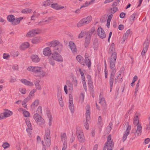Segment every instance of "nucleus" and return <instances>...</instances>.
I'll return each instance as SVG.
<instances>
[{
  "instance_id": "1",
  "label": "nucleus",
  "mask_w": 150,
  "mask_h": 150,
  "mask_svg": "<svg viewBox=\"0 0 150 150\" xmlns=\"http://www.w3.org/2000/svg\"><path fill=\"white\" fill-rule=\"evenodd\" d=\"M49 46L52 48L54 52L60 53L63 47V45L59 41L54 40L51 42Z\"/></svg>"
},
{
  "instance_id": "2",
  "label": "nucleus",
  "mask_w": 150,
  "mask_h": 150,
  "mask_svg": "<svg viewBox=\"0 0 150 150\" xmlns=\"http://www.w3.org/2000/svg\"><path fill=\"white\" fill-rule=\"evenodd\" d=\"M27 70L29 71L35 73L37 74V76L40 77L44 76L45 74V72L41 67L30 66L28 68Z\"/></svg>"
},
{
  "instance_id": "3",
  "label": "nucleus",
  "mask_w": 150,
  "mask_h": 150,
  "mask_svg": "<svg viewBox=\"0 0 150 150\" xmlns=\"http://www.w3.org/2000/svg\"><path fill=\"white\" fill-rule=\"evenodd\" d=\"M114 143L112 140H111V135L109 134L107 137V140L105 143L103 150H112L113 149Z\"/></svg>"
},
{
  "instance_id": "4",
  "label": "nucleus",
  "mask_w": 150,
  "mask_h": 150,
  "mask_svg": "<svg viewBox=\"0 0 150 150\" xmlns=\"http://www.w3.org/2000/svg\"><path fill=\"white\" fill-rule=\"evenodd\" d=\"M117 57V54L116 52H114L111 54L109 61L110 67L111 69H114Z\"/></svg>"
},
{
  "instance_id": "5",
  "label": "nucleus",
  "mask_w": 150,
  "mask_h": 150,
  "mask_svg": "<svg viewBox=\"0 0 150 150\" xmlns=\"http://www.w3.org/2000/svg\"><path fill=\"white\" fill-rule=\"evenodd\" d=\"M92 19V17L91 16H89L86 18H83L77 23V27L79 28L88 24L91 21Z\"/></svg>"
},
{
  "instance_id": "6",
  "label": "nucleus",
  "mask_w": 150,
  "mask_h": 150,
  "mask_svg": "<svg viewBox=\"0 0 150 150\" xmlns=\"http://www.w3.org/2000/svg\"><path fill=\"white\" fill-rule=\"evenodd\" d=\"M50 133V129L47 128L45 131L44 139L45 144L48 147H49L51 145Z\"/></svg>"
},
{
  "instance_id": "7",
  "label": "nucleus",
  "mask_w": 150,
  "mask_h": 150,
  "mask_svg": "<svg viewBox=\"0 0 150 150\" xmlns=\"http://www.w3.org/2000/svg\"><path fill=\"white\" fill-rule=\"evenodd\" d=\"M33 118L37 123L40 126L43 125L45 122L44 120L37 113L34 114Z\"/></svg>"
},
{
  "instance_id": "8",
  "label": "nucleus",
  "mask_w": 150,
  "mask_h": 150,
  "mask_svg": "<svg viewBox=\"0 0 150 150\" xmlns=\"http://www.w3.org/2000/svg\"><path fill=\"white\" fill-rule=\"evenodd\" d=\"M112 69V70L111 72L109 80V84L110 86V92L112 91V90L113 87L114 76L116 71V70L115 68L114 69Z\"/></svg>"
},
{
  "instance_id": "9",
  "label": "nucleus",
  "mask_w": 150,
  "mask_h": 150,
  "mask_svg": "<svg viewBox=\"0 0 150 150\" xmlns=\"http://www.w3.org/2000/svg\"><path fill=\"white\" fill-rule=\"evenodd\" d=\"M52 58L56 61L62 62L63 61V58L59 53L54 52L52 54Z\"/></svg>"
},
{
  "instance_id": "10",
  "label": "nucleus",
  "mask_w": 150,
  "mask_h": 150,
  "mask_svg": "<svg viewBox=\"0 0 150 150\" xmlns=\"http://www.w3.org/2000/svg\"><path fill=\"white\" fill-rule=\"evenodd\" d=\"M76 134L78 140L80 142H83L85 137L83 133L81 130H77Z\"/></svg>"
},
{
  "instance_id": "11",
  "label": "nucleus",
  "mask_w": 150,
  "mask_h": 150,
  "mask_svg": "<svg viewBox=\"0 0 150 150\" xmlns=\"http://www.w3.org/2000/svg\"><path fill=\"white\" fill-rule=\"evenodd\" d=\"M97 34L100 38L103 39L106 37V35L104 30L100 27H99L97 30Z\"/></svg>"
},
{
  "instance_id": "12",
  "label": "nucleus",
  "mask_w": 150,
  "mask_h": 150,
  "mask_svg": "<svg viewBox=\"0 0 150 150\" xmlns=\"http://www.w3.org/2000/svg\"><path fill=\"white\" fill-rule=\"evenodd\" d=\"M69 46L73 54H77V49L74 43L72 41H70L69 42Z\"/></svg>"
},
{
  "instance_id": "13",
  "label": "nucleus",
  "mask_w": 150,
  "mask_h": 150,
  "mask_svg": "<svg viewBox=\"0 0 150 150\" xmlns=\"http://www.w3.org/2000/svg\"><path fill=\"white\" fill-rule=\"evenodd\" d=\"M149 45V43L148 40L146 41L143 44L144 48L141 52L142 56L145 55V53L147 52Z\"/></svg>"
},
{
  "instance_id": "14",
  "label": "nucleus",
  "mask_w": 150,
  "mask_h": 150,
  "mask_svg": "<svg viewBox=\"0 0 150 150\" xmlns=\"http://www.w3.org/2000/svg\"><path fill=\"white\" fill-rule=\"evenodd\" d=\"M69 107L71 113H73L74 111V106L73 103V99L72 97H69Z\"/></svg>"
},
{
  "instance_id": "15",
  "label": "nucleus",
  "mask_w": 150,
  "mask_h": 150,
  "mask_svg": "<svg viewBox=\"0 0 150 150\" xmlns=\"http://www.w3.org/2000/svg\"><path fill=\"white\" fill-rule=\"evenodd\" d=\"M43 52V54L47 56H49L52 54V52L49 47H46L44 49Z\"/></svg>"
},
{
  "instance_id": "16",
  "label": "nucleus",
  "mask_w": 150,
  "mask_h": 150,
  "mask_svg": "<svg viewBox=\"0 0 150 150\" xmlns=\"http://www.w3.org/2000/svg\"><path fill=\"white\" fill-rule=\"evenodd\" d=\"M51 7L52 8L57 10H60L64 8V6H61L60 5H59L57 3H54V1L53 3L51 4Z\"/></svg>"
},
{
  "instance_id": "17",
  "label": "nucleus",
  "mask_w": 150,
  "mask_h": 150,
  "mask_svg": "<svg viewBox=\"0 0 150 150\" xmlns=\"http://www.w3.org/2000/svg\"><path fill=\"white\" fill-rule=\"evenodd\" d=\"M142 127L141 124L137 126V129L135 132V133L137 134L138 136L141 135L142 131Z\"/></svg>"
},
{
  "instance_id": "18",
  "label": "nucleus",
  "mask_w": 150,
  "mask_h": 150,
  "mask_svg": "<svg viewBox=\"0 0 150 150\" xmlns=\"http://www.w3.org/2000/svg\"><path fill=\"white\" fill-rule=\"evenodd\" d=\"M86 118L90 119V107L89 105H87L86 107Z\"/></svg>"
},
{
  "instance_id": "19",
  "label": "nucleus",
  "mask_w": 150,
  "mask_h": 150,
  "mask_svg": "<svg viewBox=\"0 0 150 150\" xmlns=\"http://www.w3.org/2000/svg\"><path fill=\"white\" fill-rule=\"evenodd\" d=\"M139 113L136 112L135 115H137L134 117L133 124L134 125H135V126H138L140 124H139V119L138 117V115Z\"/></svg>"
},
{
  "instance_id": "20",
  "label": "nucleus",
  "mask_w": 150,
  "mask_h": 150,
  "mask_svg": "<svg viewBox=\"0 0 150 150\" xmlns=\"http://www.w3.org/2000/svg\"><path fill=\"white\" fill-rule=\"evenodd\" d=\"M21 82L24 84L25 85L32 86L33 85V83L32 82L28 81L25 79H22L21 80Z\"/></svg>"
},
{
  "instance_id": "21",
  "label": "nucleus",
  "mask_w": 150,
  "mask_h": 150,
  "mask_svg": "<svg viewBox=\"0 0 150 150\" xmlns=\"http://www.w3.org/2000/svg\"><path fill=\"white\" fill-rule=\"evenodd\" d=\"M32 61L34 62H38L40 60V59L37 55H33L31 57Z\"/></svg>"
},
{
  "instance_id": "22",
  "label": "nucleus",
  "mask_w": 150,
  "mask_h": 150,
  "mask_svg": "<svg viewBox=\"0 0 150 150\" xmlns=\"http://www.w3.org/2000/svg\"><path fill=\"white\" fill-rule=\"evenodd\" d=\"M115 46L113 43H112L108 51V53L110 54H112V52H116L115 51Z\"/></svg>"
},
{
  "instance_id": "23",
  "label": "nucleus",
  "mask_w": 150,
  "mask_h": 150,
  "mask_svg": "<svg viewBox=\"0 0 150 150\" xmlns=\"http://www.w3.org/2000/svg\"><path fill=\"white\" fill-rule=\"evenodd\" d=\"M84 65H86L87 66L88 68L91 67V60L90 59H85V63H84Z\"/></svg>"
},
{
  "instance_id": "24",
  "label": "nucleus",
  "mask_w": 150,
  "mask_h": 150,
  "mask_svg": "<svg viewBox=\"0 0 150 150\" xmlns=\"http://www.w3.org/2000/svg\"><path fill=\"white\" fill-rule=\"evenodd\" d=\"M6 111L3 113L4 116L5 117H9L13 114V112L8 110H6Z\"/></svg>"
},
{
  "instance_id": "25",
  "label": "nucleus",
  "mask_w": 150,
  "mask_h": 150,
  "mask_svg": "<svg viewBox=\"0 0 150 150\" xmlns=\"http://www.w3.org/2000/svg\"><path fill=\"white\" fill-rule=\"evenodd\" d=\"M76 59L81 64L83 65H84V62L83 57L79 55H77L76 57Z\"/></svg>"
},
{
  "instance_id": "26",
  "label": "nucleus",
  "mask_w": 150,
  "mask_h": 150,
  "mask_svg": "<svg viewBox=\"0 0 150 150\" xmlns=\"http://www.w3.org/2000/svg\"><path fill=\"white\" fill-rule=\"evenodd\" d=\"M23 18V17H20L16 19L15 18V20L12 23V25H16L20 23V21L22 20Z\"/></svg>"
},
{
  "instance_id": "27",
  "label": "nucleus",
  "mask_w": 150,
  "mask_h": 150,
  "mask_svg": "<svg viewBox=\"0 0 150 150\" xmlns=\"http://www.w3.org/2000/svg\"><path fill=\"white\" fill-rule=\"evenodd\" d=\"M7 19L9 22L11 23L12 24V23L15 20V16L13 15H10L7 16Z\"/></svg>"
},
{
  "instance_id": "28",
  "label": "nucleus",
  "mask_w": 150,
  "mask_h": 150,
  "mask_svg": "<svg viewBox=\"0 0 150 150\" xmlns=\"http://www.w3.org/2000/svg\"><path fill=\"white\" fill-rule=\"evenodd\" d=\"M90 119L86 118V122L84 123L85 127L86 129H88L89 128V124L90 123Z\"/></svg>"
},
{
  "instance_id": "29",
  "label": "nucleus",
  "mask_w": 150,
  "mask_h": 150,
  "mask_svg": "<svg viewBox=\"0 0 150 150\" xmlns=\"http://www.w3.org/2000/svg\"><path fill=\"white\" fill-rule=\"evenodd\" d=\"M32 9L28 8H26L22 9L21 11V12L23 13H31L32 11Z\"/></svg>"
},
{
  "instance_id": "30",
  "label": "nucleus",
  "mask_w": 150,
  "mask_h": 150,
  "mask_svg": "<svg viewBox=\"0 0 150 150\" xmlns=\"http://www.w3.org/2000/svg\"><path fill=\"white\" fill-rule=\"evenodd\" d=\"M40 81L37 80L35 82V87L37 89L40 90L41 89V86L39 84Z\"/></svg>"
},
{
  "instance_id": "31",
  "label": "nucleus",
  "mask_w": 150,
  "mask_h": 150,
  "mask_svg": "<svg viewBox=\"0 0 150 150\" xmlns=\"http://www.w3.org/2000/svg\"><path fill=\"white\" fill-rule=\"evenodd\" d=\"M66 84L68 86L69 88V90H72L73 89L72 85L71 83V82L69 80H67L66 81Z\"/></svg>"
},
{
  "instance_id": "32",
  "label": "nucleus",
  "mask_w": 150,
  "mask_h": 150,
  "mask_svg": "<svg viewBox=\"0 0 150 150\" xmlns=\"http://www.w3.org/2000/svg\"><path fill=\"white\" fill-rule=\"evenodd\" d=\"M91 40L89 39H86L85 42L84 44V45L85 47H88L90 43Z\"/></svg>"
},
{
  "instance_id": "33",
  "label": "nucleus",
  "mask_w": 150,
  "mask_h": 150,
  "mask_svg": "<svg viewBox=\"0 0 150 150\" xmlns=\"http://www.w3.org/2000/svg\"><path fill=\"white\" fill-rule=\"evenodd\" d=\"M84 94L83 93H81L79 97V101L81 103H83L84 100Z\"/></svg>"
},
{
  "instance_id": "34",
  "label": "nucleus",
  "mask_w": 150,
  "mask_h": 150,
  "mask_svg": "<svg viewBox=\"0 0 150 150\" xmlns=\"http://www.w3.org/2000/svg\"><path fill=\"white\" fill-rule=\"evenodd\" d=\"M40 41L38 37H35L32 40V42L33 44H37Z\"/></svg>"
},
{
  "instance_id": "35",
  "label": "nucleus",
  "mask_w": 150,
  "mask_h": 150,
  "mask_svg": "<svg viewBox=\"0 0 150 150\" xmlns=\"http://www.w3.org/2000/svg\"><path fill=\"white\" fill-rule=\"evenodd\" d=\"M29 46V43L28 42H25L21 46V47H23V50H24L25 49L28 48Z\"/></svg>"
},
{
  "instance_id": "36",
  "label": "nucleus",
  "mask_w": 150,
  "mask_h": 150,
  "mask_svg": "<svg viewBox=\"0 0 150 150\" xmlns=\"http://www.w3.org/2000/svg\"><path fill=\"white\" fill-rule=\"evenodd\" d=\"M99 103H100L103 106H105L106 105V103L104 98H103L100 100H99Z\"/></svg>"
},
{
  "instance_id": "37",
  "label": "nucleus",
  "mask_w": 150,
  "mask_h": 150,
  "mask_svg": "<svg viewBox=\"0 0 150 150\" xmlns=\"http://www.w3.org/2000/svg\"><path fill=\"white\" fill-rule=\"evenodd\" d=\"M88 85L89 88L90 90L91 91H93L94 90V87L92 81L88 82Z\"/></svg>"
},
{
  "instance_id": "38",
  "label": "nucleus",
  "mask_w": 150,
  "mask_h": 150,
  "mask_svg": "<svg viewBox=\"0 0 150 150\" xmlns=\"http://www.w3.org/2000/svg\"><path fill=\"white\" fill-rule=\"evenodd\" d=\"M129 134V132H125L123 136L122 137V141L124 142L126 139L127 136Z\"/></svg>"
},
{
  "instance_id": "39",
  "label": "nucleus",
  "mask_w": 150,
  "mask_h": 150,
  "mask_svg": "<svg viewBox=\"0 0 150 150\" xmlns=\"http://www.w3.org/2000/svg\"><path fill=\"white\" fill-rule=\"evenodd\" d=\"M120 0H116L112 4V7H116L118 5L119 2H120Z\"/></svg>"
},
{
  "instance_id": "40",
  "label": "nucleus",
  "mask_w": 150,
  "mask_h": 150,
  "mask_svg": "<svg viewBox=\"0 0 150 150\" xmlns=\"http://www.w3.org/2000/svg\"><path fill=\"white\" fill-rule=\"evenodd\" d=\"M57 95L58 99L59 101L60 100H61V101L63 100L62 94L60 92H58L57 93Z\"/></svg>"
},
{
  "instance_id": "41",
  "label": "nucleus",
  "mask_w": 150,
  "mask_h": 150,
  "mask_svg": "<svg viewBox=\"0 0 150 150\" xmlns=\"http://www.w3.org/2000/svg\"><path fill=\"white\" fill-rule=\"evenodd\" d=\"M112 7L110 9L111 11H112V12H111V13L114 14L118 11V8L116 7Z\"/></svg>"
},
{
  "instance_id": "42",
  "label": "nucleus",
  "mask_w": 150,
  "mask_h": 150,
  "mask_svg": "<svg viewBox=\"0 0 150 150\" xmlns=\"http://www.w3.org/2000/svg\"><path fill=\"white\" fill-rule=\"evenodd\" d=\"M2 146L4 149H6L9 147L10 144L8 142H5L3 144Z\"/></svg>"
},
{
  "instance_id": "43",
  "label": "nucleus",
  "mask_w": 150,
  "mask_h": 150,
  "mask_svg": "<svg viewBox=\"0 0 150 150\" xmlns=\"http://www.w3.org/2000/svg\"><path fill=\"white\" fill-rule=\"evenodd\" d=\"M61 141H63L64 140H65L66 138V136L65 133H62L61 135Z\"/></svg>"
},
{
  "instance_id": "44",
  "label": "nucleus",
  "mask_w": 150,
  "mask_h": 150,
  "mask_svg": "<svg viewBox=\"0 0 150 150\" xmlns=\"http://www.w3.org/2000/svg\"><path fill=\"white\" fill-rule=\"evenodd\" d=\"M23 114L24 117H27L30 116V114L29 112L27 111H23Z\"/></svg>"
},
{
  "instance_id": "45",
  "label": "nucleus",
  "mask_w": 150,
  "mask_h": 150,
  "mask_svg": "<svg viewBox=\"0 0 150 150\" xmlns=\"http://www.w3.org/2000/svg\"><path fill=\"white\" fill-rule=\"evenodd\" d=\"M37 113L39 114H42V108L40 106H39L38 107L37 111Z\"/></svg>"
},
{
  "instance_id": "46",
  "label": "nucleus",
  "mask_w": 150,
  "mask_h": 150,
  "mask_svg": "<svg viewBox=\"0 0 150 150\" xmlns=\"http://www.w3.org/2000/svg\"><path fill=\"white\" fill-rule=\"evenodd\" d=\"M92 34L89 32L88 31V32L86 33V39L91 40V37Z\"/></svg>"
},
{
  "instance_id": "47",
  "label": "nucleus",
  "mask_w": 150,
  "mask_h": 150,
  "mask_svg": "<svg viewBox=\"0 0 150 150\" xmlns=\"http://www.w3.org/2000/svg\"><path fill=\"white\" fill-rule=\"evenodd\" d=\"M126 124L127 125L126 126L127 127V129L126 131V132H129L130 130L131 129V126L130 125H129V122H127L126 123Z\"/></svg>"
},
{
  "instance_id": "48",
  "label": "nucleus",
  "mask_w": 150,
  "mask_h": 150,
  "mask_svg": "<svg viewBox=\"0 0 150 150\" xmlns=\"http://www.w3.org/2000/svg\"><path fill=\"white\" fill-rule=\"evenodd\" d=\"M103 122L102 121V120L101 117L100 116H99L98 117V124L100 125H102Z\"/></svg>"
},
{
  "instance_id": "49",
  "label": "nucleus",
  "mask_w": 150,
  "mask_h": 150,
  "mask_svg": "<svg viewBox=\"0 0 150 150\" xmlns=\"http://www.w3.org/2000/svg\"><path fill=\"white\" fill-rule=\"evenodd\" d=\"M137 15L136 13H134L131 16L130 18L132 19L131 21L133 22L134 20V18H135L136 16Z\"/></svg>"
},
{
  "instance_id": "50",
  "label": "nucleus",
  "mask_w": 150,
  "mask_h": 150,
  "mask_svg": "<svg viewBox=\"0 0 150 150\" xmlns=\"http://www.w3.org/2000/svg\"><path fill=\"white\" fill-rule=\"evenodd\" d=\"M54 60L52 58L50 57L49 58V63L51 65L53 66L54 64Z\"/></svg>"
},
{
  "instance_id": "51",
  "label": "nucleus",
  "mask_w": 150,
  "mask_h": 150,
  "mask_svg": "<svg viewBox=\"0 0 150 150\" xmlns=\"http://www.w3.org/2000/svg\"><path fill=\"white\" fill-rule=\"evenodd\" d=\"M30 99V97H28L25 98L22 102V104H25Z\"/></svg>"
},
{
  "instance_id": "52",
  "label": "nucleus",
  "mask_w": 150,
  "mask_h": 150,
  "mask_svg": "<svg viewBox=\"0 0 150 150\" xmlns=\"http://www.w3.org/2000/svg\"><path fill=\"white\" fill-rule=\"evenodd\" d=\"M39 103V102L38 100H35L34 101V102L32 103L31 106V107H32L33 106H37L38 105Z\"/></svg>"
},
{
  "instance_id": "53",
  "label": "nucleus",
  "mask_w": 150,
  "mask_h": 150,
  "mask_svg": "<svg viewBox=\"0 0 150 150\" xmlns=\"http://www.w3.org/2000/svg\"><path fill=\"white\" fill-rule=\"evenodd\" d=\"M85 35V33L84 31H82L81 33L79 34L78 38H80L83 37Z\"/></svg>"
},
{
  "instance_id": "54",
  "label": "nucleus",
  "mask_w": 150,
  "mask_h": 150,
  "mask_svg": "<svg viewBox=\"0 0 150 150\" xmlns=\"http://www.w3.org/2000/svg\"><path fill=\"white\" fill-rule=\"evenodd\" d=\"M25 123L28 126V127H31V124L28 120H25Z\"/></svg>"
},
{
  "instance_id": "55",
  "label": "nucleus",
  "mask_w": 150,
  "mask_h": 150,
  "mask_svg": "<svg viewBox=\"0 0 150 150\" xmlns=\"http://www.w3.org/2000/svg\"><path fill=\"white\" fill-rule=\"evenodd\" d=\"M20 91L23 94H25L26 93V91L25 88H20L19 89Z\"/></svg>"
},
{
  "instance_id": "56",
  "label": "nucleus",
  "mask_w": 150,
  "mask_h": 150,
  "mask_svg": "<svg viewBox=\"0 0 150 150\" xmlns=\"http://www.w3.org/2000/svg\"><path fill=\"white\" fill-rule=\"evenodd\" d=\"M40 15V14L36 12L35 11L33 12V13L32 16V18L34 17H38Z\"/></svg>"
},
{
  "instance_id": "57",
  "label": "nucleus",
  "mask_w": 150,
  "mask_h": 150,
  "mask_svg": "<svg viewBox=\"0 0 150 150\" xmlns=\"http://www.w3.org/2000/svg\"><path fill=\"white\" fill-rule=\"evenodd\" d=\"M140 83V80L139 79L138 80V81L136 85V87L135 90L138 91V90H139V84Z\"/></svg>"
},
{
  "instance_id": "58",
  "label": "nucleus",
  "mask_w": 150,
  "mask_h": 150,
  "mask_svg": "<svg viewBox=\"0 0 150 150\" xmlns=\"http://www.w3.org/2000/svg\"><path fill=\"white\" fill-rule=\"evenodd\" d=\"M96 30L95 27V26H93L92 27L90 30L88 31L89 32L91 33L92 34L95 32Z\"/></svg>"
},
{
  "instance_id": "59",
  "label": "nucleus",
  "mask_w": 150,
  "mask_h": 150,
  "mask_svg": "<svg viewBox=\"0 0 150 150\" xmlns=\"http://www.w3.org/2000/svg\"><path fill=\"white\" fill-rule=\"evenodd\" d=\"M89 5V2L88 3V1H86V2L84 4L81 6L80 8V9H81L83 7H85L88 6Z\"/></svg>"
},
{
  "instance_id": "60",
  "label": "nucleus",
  "mask_w": 150,
  "mask_h": 150,
  "mask_svg": "<svg viewBox=\"0 0 150 150\" xmlns=\"http://www.w3.org/2000/svg\"><path fill=\"white\" fill-rule=\"evenodd\" d=\"M31 31L32 32V35H33V36L38 33L37 32L36 29L32 30Z\"/></svg>"
},
{
  "instance_id": "61",
  "label": "nucleus",
  "mask_w": 150,
  "mask_h": 150,
  "mask_svg": "<svg viewBox=\"0 0 150 150\" xmlns=\"http://www.w3.org/2000/svg\"><path fill=\"white\" fill-rule=\"evenodd\" d=\"M10 57V55L4 53L3 55V58L4 59H8Z\"/></svg>"
},
{
  "instance_id": "62",
  "label": "nucleus",
  "mask_w": 150,
  "mask_h": 150,
  "mask_svg": "<svg viewBox=\"0 0 150 150\" xmlns=\"http://www.w3.org/2000/svg\"><path fill=\"white\" fill-rule=\"evenodd\" d=\"M36 91V89H33L31 91L29 95V97L33 96V94Z\"/></svg>"
},
{
  "instance_id": "63",
  "label": "nucleus",
  "mask_w": 150,
  "mask_h": 150,
  "mask_svg": "<svg viewBox=\"0 0 150 150\" xmlns=\"http://www.w3.org/2000/svg\"><path fill=\"white\" fill-rule=\"evenodd\" d=\"M67 147V143L65 142H64L63 145L62 149L63 150H66Z\"/></svg>"
},
{
  "instance_id": "64",
  "label": "nucleus",
  "mask_w": 150,
  "mask_h": 150,
  "mask_svg": "<svg viewBox=\"0 0 150 150\" xmlns=\"http://www.w3.org/2000/svg\"><path fill=\"white\" fill-rule=\"evenodd\" d=\"M126 13L124 12L121 13L120 15V17L121 18H123L125 17Z\"/></svg>"
}]
</instances>
